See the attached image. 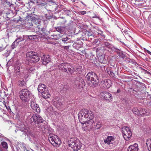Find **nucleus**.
I'll return each mask as SVG.
<instances>
[{"mask_svg": "<svg viewBox=\"0 0 151 151\" xmlns=\"http://www.w3.org/2000/svg\"><path fill=\"white\" fill-rule=\"evenodd\" d=\"M78 117L79 120L81 124H88L90 122L93 124L94 121L93 119L94 118V115L93 112L87 109H81L78 114Z\"/></svg>", "mask_w": 151, "mask_h": 151, "instance_id": "obj_1", "label": "nucleus"}, {"mask_svg": "<svg viewBox=\"0 0 151 151\" xmlns=\"http://www.w3.org/2000/svg\"><path fill=\"white\" fill-rule=\"evenodd\" d=\"M19 96L20 99L23 102H28L32 96V93L27 88H24L21 90L19 92Z\"/></svg>", "mask_w": 151, "mask_h": 151, "instance_id": "obj_2", "label": "nucleus"}, {"mask_svg": "<svg viewBox=\"0 0 151 151\" xmlns=\"http://www.w3.org/2000/svg\"><path fill=\"white\" fill-rule=\"evenodd\" d=\"M27 56L28 61L31 63H36L38 62L40 59L38 54L34 51L28 52Z\"/></svg>", "mask_w": 151, "mask_h": 151, "instance_id": "obj_3", "label": "nucleus"}, {"mask_svg": "<svg viewBox=\"0 0 151 151\" xmlns=\"http://www.w3.org/2000/svg\"><path fill=\"white\" fill-rule=\"evenodd\" d=\"M45 122L42 118V117L38 114H34L30 119V123L31 124H41L40 126L42 125V124L43 122Z\"/></svg>", "mask_w": 151, "mask_h": 151, "instance_id": "obj_4", "label": "nucleus"}, {"mask_svg": "<svg viewBox=\"0 0 151 151\" xmlns=\"http://www.w3.org/2000/svg\"><path fill=\"white\" fill-rule=\"evenodd\" d=\"M50 142L52 145H59L61 144V141L58 136L52 134H50L48 136Z\"/></svg>", "mask_w": 151, "mask_h": 151, "instance_id": "obj_5", "label": "nucleus"}, {"mask_svg": "<svg viewBox=\"0 0 151 151\" xmlns=\"http://www.w3.org/2000/svg\"><path fill=\"white\" fill-rule=\"evenodd\" d=\"M132 111L134 114L139 116H147L150 114L148 110L142 108L139 110L136 108H134L132 109Z\"/></svg>", "mask_w": 151, "mask_h": 151, "instance_id": "obj_6", "label": "nucleus"}, {"mask_svg": "<svg viewBox=\"0 0 151 151\" xmlns=\"http://www.w3.org/2000/svg\"><path fill=\"white\" fill-rule=\"evenodd\" d=\"M69 146L74 151H77L79 150L81 147V144L79 140H71L69 143Z\"/></svg>", "mask_w": 151, "mask_h": 151, "instance_id": "obj_7", "label": "nucleus"}, {"mask_svg": "<svg viewBox=\"0 0 151 151\" xmlns=\"http://www.w3.org/2000/svg\"><path fill=\"white\" fill-rule=\"evenodd\" d=\"M99 80L98 76L96 74L95 76L92 78L90 82L88 83V85L90 87H95L97 86L99 82Z\"/></svg>", "mask_w": 151, "mask_h": 151, "instance_id": "obj_8", "label": "nucleus"}, {"mask_svg": "<svg viewBox=\"0 0 151 151\" xmlns=\"http://www.w3.org/2000/svg\"><path fill=\"white\" fill-rule=\"evenodd\" d=\"M111 81L109 79L102 80L100 82V85L101 88H108L111 85Z\"/></svg>", "mask_w": 151, "mask_h": 151, "instance_id": "obj_9", "label": "nucleus"}, {"mask_svg": "<svg viewBox=\"0 0 151 151\" xmlns=\"http://www.w3.org/2000/svg\"><path fill=\"white\" fill-rule=\"evenodd\" d=\"M100 94L103 97L106 101L110 102L112 101L113 97L111 93L108 92H101Z\"/></svg>", "mask_w": 151, "mask_h": 151, "instance_id": "obj_10", "label": "nucleus"}, {"mask_svg": "<svg viewBox=\"0 0 151 151\" xmlns=\"http://www.w3.org/2000/svg\"><path fill=\"white\" fill-rule=\"evenodd\" d=\"M30 106L32 109L35 112L37 113H39L40 112V109L38 105L37 104L35 100L31 101Z\"/></svg>", "mask_w": 151, "mask_h": 151, "instance_id": "obj_11", "label": "nucleus"}, {"mask_svg": "<svg viewBox=\"0 0 151 151\" xmlns=\"http://www.w3.org/2000/svg\"><path fill=\"white\" fill-rule=\"evenodd\" d=\"M25 147V144L20 143L17 145H16L14 147H12V149L13 151H23V149H24Z\"/></svg>", "mask_w": 151, "mask_h": 151, "instance_id": "obj_12", "label": "nucleus"}, {"mask_svg": "<svg viewBox=\"0 0 151 151\" xmlns=\"http://www.w3.org/2000/svg\"><path fill=\"white\" fill-rule=\"evenodd\" d=\"M52 101L54 105L57 108H60L63 104L61 99L58 97L54 98Z\"/></svg>", "mask_w": 151, "mask_h": 151, "instance_id": "obj_13", "label": "nucleus"}, {"mask_svg": "<svg viewBox=\"0 0 151 151\" xmlns=\"http://www.w3.org/2000/svg\"><path fill=\"white\" fill-rule=\"evenodd\" d=\"M68 64L67 63H62L58 66L59 70L62 72H67L68 67Z\"/></svg>", "mask_w": 151, "mask_h": 151, "instance_id": "obj_14", "label": "nucleus"}, {"mask_svg": "<svg viewBox=\"0 0 151 151\" xmlns=\"http://www.w3.org/2000/svg\"><path fill=\"white\" fill-rule=\"evenodd\" d=\"M43 65H46L50 62V58L48 55H43L41 58Z\"/></svg>", "mask_w": 151, "mask_h": 151, "instance_id": "obj_15", "label": "nucleus"}, {"mask_svg": "<svg viewBox=\"0 0 151 151\" xmlns=\"http://www.w3.org/2000/svg\"><path fill=\"white\" fill-rule=\"evenodd\" d=\"M75 83L78 89L83 88L85 85V82L82 79H81L79 81L76 80L75 82Z\"/></svg>", "mask_w": 151, "mask_h": 151, "instance_id": "obj_16", "label": "nucleus"}, {"mask_svg": "<svg viewBox=\"0 0 151 151\" xmlns=\"http://www.w3.org/2000/svg\"><path fill=\"white\" fill-rule=\"evenodd\" d=\"M115 140L114 137L111 136H108L104 140V142L105 144L109 145L113 144Z\"/></svg>", "mask_w": 151, "mask_h": 151, "instance_id": "obj_17", "label": "nucleus"}, {"mask_svg": "<svg viewBox=\"0 0 151 151\" xmlns=\"http://www.w3.org/2000/svg\"><path fill=\"white\" fill-rule=\"evenodd\" d=\"M20 130L24 132V134L27 136L30 135L32 137H34L33 133L30 131L29 129L27 127L21 128L20 129Z\"/></svg>", "mask_w": 151, "mask_h": 151, "instance_id": "obj_18", "label": "nucleus"}, {"mask_svg": "<svg viewBox=\"0 0 151 151\" xmlns=\"http://www.w3.org/2000/svg\"><path fill=\"white\" fill-rule=\"evenodd\" d=\"M96 74L95 73L91 72L88 73L85 77L86 79L88 81V83L90 82L91 81L92 78L95 76Z\"/></svg>", "mask_w": 151, "mask_h": 151, "instance_id": "obj_19", "label": "nucleus"}, {"mask_svg": "<svg viewBox=\"0 0 151 151\" xmlns=\"http://www.w3.org/2000/svg\"><path fill=\"white\" fill-rule=\"evenodd\" d=\"M139 148L138 145L135 143L133 145L129 146L128 148L127 151H138Z\"/></svg>", "mask_w": 151, "mask_h": 151, "instance_id": "obj_20", "label": "nucleus"}, {"mask_svg": "<svg viewBox=\"0 0 151 151\" xmlns=\"http://www.w3.org/2000/svg\"><path fill=\"white\" fill-rule=\"evenodd\" d=\"M15 72L17 75H18L20 77H22L23 75H25L24 72H23L22 73L21 72V70L20 68L18 66H16L15 67Z\"/></svg>", "mask_w": 151, "mask_h": 151, "instance_id": "obj_21", "label": "nucleus"}, {"mask_svg": "<svg viewBox=\"0 0 151 151\" xmlns=\"http://www.w3.org/2000/svg\"><path fill=\"white\" fill-rule=\"evenodd\" d=\"M41 93L42 94V97L44 99H47L50 96V95L49 92L47 88Z\"/></svg>", "mask_w": 151, "mask_h": 151, "instance_id": "obj_22", "label": "nucleus"}, {"mask_svg": "<svg viewBox=\"0 0 151 151\" xmlns=\"http://www.w3.org/2000/svg\"><path fill=\"white\" fill-rule=\"evenodd\" d=\"M17 84L20 87L25 86L26 85V82L23 79L19 78L18 80Z\"/></svg>", "mask_w": 151, "mask_h": 151, "instance_id": "obj_23", "label": "nucleus"}, {"mask_svg": "<svg viewBox=\"0 0 151 151\" xmlns=\"http://www.w3.org/2000/svg\"><path fill=\"white\" fill-rule=\"evenodd\" d=\"M47 88L45 85L40 84L38 85L37 89L39 92L42 93V91H45Z\"/></svg>", "mask_w": 151, "mask_h": 151, "instance_id": "obj_24", "label": "nucleus"}, {"mask_svg": "<svg viewBox=\"0 0 151 151\" xmlns=\"http://www.w3.org/2000/svg\"><path fill=\"white\" fill-rule=\"evenodd\" d=\"M106 71L107 73L111 77H114L115 74L113 72L112 68L111 67L107 68L106 69Z\"/></svg>", "mask_w": 151, "mask_h": 151, "instance_id": "obj_25", "label": "nucleus"}, {"mask_svg": "<svg viewBox=\"0 0 151 151\" xmlns=\"http://www.w3.org/2000/svg\"><path fill=\"white\" fill-rule=\"evenodd\" d=\"M49 5L50 11H51L54 12L58 9V5L55 2Z\"/></svg>", "mask_w": 151, "mask_h": 151, "instance_id": "obj_26", "label": "nucleus"}, {"mask_svg": "<svg viewBox=\"0 0 151 151\" xmlns=\"http://www.w3.org/2000/svg\"><path fill=\"white\" fill-rule=\"evenodd\" d=\"M83 43L80 41H78L77 42L74 43L73 46L74 48L78 49L81 47V46L82 45Z\"/></svg>", "mask_w": 151, "mask_h": 151, "instance_id": "obj_27", "label": "nucleus"}, {"mask_svg": "<svg viewBox=\"0 0 151 151\" xmlns=\"http://www.w3.org/2000/svg\"><path fill=\"white\" fill-rule=\"evenodd\" d=\"M89 124H91V127H95L96 129H99L101 127H102V124L101 122H97L96 124V126L95 124V123H93V124H92V123L90 122Z\"/></svg>", "mask_w": 151, "mask_h": 151, "instance_id": "obj_28", "label": "nucleus"}, {"mask_svg": "<svg viewBox=\"0 0 151 151\" xmlns=\"http://www.w3.org/2000/svg\"><path fill=\"white\" fill-rule=\"evenodd\" d=\"M73 22L72 21H70L69 23L65 25V27H64L65 28H67L68 29H70L73 28Z\"/></svg>", "mask_w": 151, "mask_h": 151, "instance_id": "obj_29", "label": "nucleus"}, {"mask_svg": "<svg viewBox=\"0 0 151 151\" xmlns=\"http://www.w3.org/2000/svg\"><path fill=\"white\" fill-rule=\"evenodd\" d=\"M39 17L37 15H33L29 17L28 20H30L32 22H35L39 19Z\"/></svg>", "mask_w": 151, "mask_h": 151, "instance_id": "obj_30", "label": "nucleus"}, {"mask_svg": "<svg viewBox=\"0 0 151 151\" xmlns=\"http://www.w3.org/2000/svg\"><path fill=\"white\" fill-rule=\"evenodd\" d=\"M147 147L148 150L151 151V139H148L146 141Z\"/></svg>", "mask_w": 151, "mask_h": 151, "instance_id": "obj_31", "label": "nucleus"}, {"mask_svg": "<svg viewBox=\"0 0 151 151\" xmlns=\"http://www.w3.org/2000/svg\"><path fill=\"white\" fill-rule=\"evenodd\" d=\"M39 32L40 33L39 34V35H40L39 36L41 38L44 37L46 35V33L44 32V29L42 28H41L40 32Z\"/></svg>", "mask_w": 151, "mask_h": 151, "instance_id": "obj_32", "label": "nucleus"}, {"mask_svg": "<svg viewBox=\"0 0 151 151\" xmlns=\"http://www.w3.org/2000/svg\"><path fill=\"white\" fill-rule=\"evenodd\" d=\"M70 39L68 38L66 36V37H63L60 40H62V42H64V43H67L68 42L70 41Z\"/></svg>", "mask_w": 151, "mask_h": 151, "instance_id": "obj_33", "label": "nucleus"}, {"mask_svg": "<svg viewBox=\"0 0 151 151\" xmlns=\"http://www.w3.org/2000/svg\"><path fill=\"white\" fill-rule=\"evenodd\" d=\"M122 134L125 139L127 141L130 139V138L125 133L124 131H123L122 132Z\"/></svg>", "mask_w": 151, "mask_h": 151, "instance_id": "obj_34", "label": "nucleus"}, {"mask_svg": "<svg viewBox=\"0 0 151 151\" xmlns=\"http://www.w3.org/2000/svg\"><path fill=\"white\" fill-rule=\"evenodd\" d=\"M32 21L30 20H28L27 21H26V25L28 27H29L30 26H32L33 24L32 23Z\"/></svg>", "mask_w": 151, "mask_h": 151, "instance_id": "obj_35", "label": "nucleus"}, {"mask_svg": "<svg viewBox=\"0 0 151 151\" xmlns=\"http://www.w3.org/2000/svg\"><path fill=\"white\" fill-rule=\"evenodd\" d=\"M1 146L3 148L5 149H7L8 148V144L7 142H1Z\"/></svg>", "mask_w": 151, "mask_h": 151, "instance_id": "obj_36", "label": "nucleus"}, {"mask_svg": "<svg viewBox=\"0 0 151 151\" xmlns=\"http://www.w3.org/2000/svg\"><path fill=\"white\" fill-rule=\"evenodd\" d=\"M103 45L105 47H106L109 49H110L111 45L108 42H106L104 43Z\"/></svg>", "mask_w": 151, "mask_h": 151, "instance_id": "obj_37", "label": "nucleus"}, {"mask_svg": "<svg viewBox=\"0 0 151 151\" xmlns=\"http://www.w3.org/2000/svg\"><path fill=\"white\" fill-rule=\"evenodd\" d=\"M85 35L88 37L90 36H93V33L91 31H89L86 32Z\"/></svg>", "mask_w": 151, "mask_h": 151, "instance_id": "obj_38", "label": "nucleus"}, {"mask_svg": "<svg viewBox=\"0 0 151 151\" xmlns=\"http://www.w3.org/2000/svg\"><path fill=\"white\" fill-rule=\"evenodd\" d=\"M62 20L60 21V24L61 25H63L65 27L66 25L65 23L67 22V21L63 17H62Z\"/></svg>", "mask_w": 151, "mask_h": 151, "instance_id": "obj_39", "label": "nucleus"}, {"mask_svg": "<svg viewBox=\"0 0 151 151\" xmlns=\"http://www.w3.org/2000/svg\"><path fill=\"white\" fill-rule=\"evenodd\" d=\"M110 49H111L112 51L117 52V53H118L119 52V49L116 48L112 45H111V46L110 47Z\"/></svg>", "mask_w": 151, "mask_h": 151, "instance_id": "obj_40", "label": "nucleus"}, {"mask_svg": "<svg viewBox=\"0 0 151 151\" xmlns=\"http://www.w3.org/2000/svg\"><path fill=\"white\" fill-rule=\"evenodd\" d=\"M139 68L142 71V72L144 73L145 74H147L150 76H151V73L150 72L147 71V70H145V69L143 68L142 67H139Z\"/></svg>", "mask_w": 151, "mask_h": 151, "instance_id": "obj_41", "label": "nucleus"}, {"mask_svg": "<svg viewBox=\"0 0 151 151\" xmlns=\"http://www.w3.org/2000/svg\"><path fill=\"white\" fill-rule=\"evenodd\" d=\"M63 10L64 11L65 13L67 16H69L71 15V13L72 12V11L71 10H67V9H63Z\"/></svg>", "mask_w": 151, "mask_h": 151, "instance_id": "obj_42", "label": "nucleus"}, {"mask_svg": "<svg viewBox=\"0 0 151 151\" xmlns=\"http://www.w3.org/2000/svg\"><path fill=\"white\" fill-rule=\"evenodd\" d=\"M18 43L17 42H16V40H15L11 46L12 48V49H14L18 45Z\"/></svg>", "mask_w": 151, "mask_h": 151, "instance_id": "obj_43", "label": "nucleus"}, {"mask_svg": "<svg viewBox=\"0 0 151 151\" xmlns=\"http://www.w3.org/2000/svg\"><path fill=\"white\" fill-rule=\"evenodd\" d=\"M55 29L57 31L60 33L62 32L63 31V29L61 27H56V28Z\"/></svg>", "mask_w": 151, "mask_h": 151, "instance_id": "obj_44", "label": "nucleus"}, {"mask_svg": "<svg viewBox=\"0 0 151 151\" xmlns=\"http://www.w3.org/2000/svg\"><path fill=\"white\" fill-rule=\"evenodd\" d=\"M119 54V56L120 57H121L122 58L124 59L125 57V55L124 54L122 51H120L119 50V51L118 53Z\"/></svg>", "mask_w": 151, "mask_h": 151, "instance_id": "obj_45", "label": "nucleus"}, {"mask_svg": "<svg viewBox=\"0 0 151 151\" xmlns=\"http://www.w3.org/2000/svg\"><path fill=\"white\" fill-rule=\"evenodd\" d=\"M16 42H17L18 43H19V42L24 41V39L23 37H19L18 38H17V39L15 40Z\"/></svg>", "mask_w": 151, "mask_h": 151, "instance_id": "obj_46", "label": "nucleus"}, {"mask_svg": "<svg viewBox=\"0 0 151 151\" xmlns=\"http://www.w3.org/2000/svg\"><path fill=\"white\" fill-rule=\"evenodd\" d=\"M36 37V36L35 35H28V39L29 40H32L35 39Z\"/></svg>", "mask_w": 151, "mask_h": 151, "instance_id": "obj_47", "label": "nucleus"}, {"mask_svg": "<svg viewBox=\"0 0 151 151\" xmlns=\"http://www.w3.org/2000/svg\"><path fill=\"white\" fill-rule=\"evenodd\" d=\"M76 71H78L79 74H81L82 72V69L81 66H78L76 67Z\"/></svg>", "mask_w": 151, "mask_h": 151, "instance_id": "obj_48", "label": "nucleus"}, {"mask_svg": "<svg viewBox=\"0 0 151 151\" xmlns=\"http://www.w3.org/2000/svg\"><path fill=\"white\" fill-rule=\"evenodd\" d=\"M10 52L9 51H7L6 52L3 54V55L5 57H7L10 54Z\"/></svg>", "mask_w": 151, "mask_h": 151, "instance_id": "obj_49", "label": "nucleus"}, {"mask_svg": "<svg viewBox=\"0 0 151 151\" xmlns=\"http://www.w3.org/2000/svg\"><path fill=\"white\" fill-rule=\"evenodd\" d=\"M28 71L29 72H32L34 71L35 70V69L33 67H31L29 69H28Z\"/></svg>", "mask_w": 151, "mask_h": 151, "instance_id": "obj_50", "label": "nucleus"}, {"mask_svg": "<svg viewBox=\"0 0 151 151\" xmlns=\"http://www.w3.org/2000/svg\"><path fill=\"white\" fill-rule=\"evenodd\" d=\"M47 127V124L44 123V124L41 126V129H42V131H43V129H44V130H45L46 129Z\"/></svg>", "mask_w": 151, "mask_h": 151, "instance_id": "obj_51", "label": "nucleus"}, {"mask_svg": "<svg viewBox=\"0 0 151 151\" xmlns=\"http://www.w3.org/2000/svg\"><path fill=\"white\" fill-rule=\"evenodd\" d=\"M45 15L46 18L47 19H50L53 17L51 15H48L47 14H46Z\"/></svg>", "mask_w": 151, "mask_h": 151, "instance_id": "obj_52", "label": "nucleus"}, {"mask_svg": "<svg viewBox=\"0 0 151 151\" xmlns=\"http://www.w3.org/2000/svg\"><path fill=\"white\" fill-rule=\"evenodd\" d=\"M47 1L48 3V4L49 5H51L55 2V1H54L52 0H47Z\"/></svg>", "mask_w": 151, "mask_h": 151, "instance_id": "obj_53", "label": "nucleus"}, {"mask_svg": "<svg viewBox=\"0 0 151 151\" xmlns=\"http://www.w3.org/2000/svg\"><path fill=\"white\" fill-rule=\"evenodd\" d=\"M123 128L124 129V130H125L126 131V132H130L131 131L130 130L129 128V127H123Z\"/></svg>", "mask_w": 151, "mask_h": 151, "instance_id": "obj_54", "label": "nucleus"}, {"mask_svg": "<svg viewBox=\"0 0 151 151\" xmlns=\"http://www.w3.org/2000/svg\"><path fill=\"white\" fill-rule=\"evenodd\" d=\"M67 70H68L69 73L71 74H72L73 73V72L72 70V68H70L68 67Z\"/></svg>", "mask_w": 151, "mask_h": 151, "instance_id": "obj_55", "label": "nucleus"}, {"mask_svg": "<svg viewBox=\"0 0 151 151\" xmlns=\"http://www.w3.org/2000/svg\"><path fill=\"white\" fill-rule=\"evenodd\" d=\"M13 63V60L11 59L7 63V65H12Z\"/></svg>", "mask_w": 151, "mask_h": 151, "instance_id": "obj_56", "label": "nucleus"}, {"mask_svg": "<svg viewBox=\"0 0 151 151\" xmlns=\"http://www.w3.org/2000/svg\"><path fill=\"white\" fill-rule=\"evenodd\" d=\"M36 3L37 5H40L41 4V2L42 1L41 0H36Z\"/></svg>", "mask_w": 151, "mask_h": 151, "instance_id": "obj_57", "label": "nucleus"}, {"mask_svg": "<svg viewBox=\"0 0 151 151\" xmlns=\"http://www.w3.org/2000/svg\"><path fill=\"white\" fill-rule=\"evenodd\" d=\"M125 133L130 138H131L132 135V133L131 131L130 132H125Z\"/></svg>", "mask_w": 151, "mask_h": 151, "instance_id": "obj_58", "label": "nucleus"}, {"mask_svg": "<svg viewBox=\"0 0 151 151\" xmlns=\"http://www.w3.org/2000/svg\"><path fill=\"white\" fill-rule=\"evenodd\" d=\"M24 40H28V35H24L23 36Z\"/></svg>", "mask_w": 151, "mask_h": 151, "instance_id": "obj_59", "label": "nucleus"}, {"mask_svg": "<svg viewBox=\"0 0 151 151\" xmlns=\"http://www.w3.org/2000/svg\"><path fill=\"white\" fill-rule=\"evenodd\" d=\"M79 13L80 14L83 15L86 13V12L85 11H79Z\"/></svg>", "mask_w": 151, "mask_h": 151, "instance_id": "obj_60", "label": "nucleus"}, {"mask_svg": "<svg viewBox=\"0 0 151 151\" xmlns=\"http://www.w3.org/2000/svg\"><path fill=\"white\" fill-rule=\"evenodd\" d=\"M93 18H96L99 19H100V17L99 16L97 15L96 14H95V16H93L92 17Z\"/></svg>", "mask_w": 151, "mask_h": 151, "instance_id": "obj_61", "label": "nucleus"}, {"mask_svg": "<svg viewBox=\"0 0 151 151\" xmlns=\"http://www.w3.org/2000/svg\"><path fill=\"white\" fill-rule=\"evenodd\" d=\"M60 8H61L62 10H63V9L65 10L66 9L64 8V6L62 5H60Z\"/></svg>", "mask_w": 151, "mask_h": 151, "instance_id": "obj_62", "label": "nucleus"}, {"mask_svg": "<svg viewBox=\"0 0 151 151\" xmlns=\"http://www.w3.org/2000/svg\"><path fill=\"white\" fill-rule=\"evenodd\" d=\"M123 32L124 34L127 35H129V33L128 32H130L129 31H127L124 30L123 31Z\"/></svg>", "mask_w": 151, "mask_h": 151, "instance_id": "obj_63", "label": "nucleus"}, {"mask_svg": "<svg viewBox=\"0 0 151 151\" xmlns=\"http://www.w3.org/2000/svg\"><path fill=\"white\" fill-rule=\"evenodd\" d=\"M23 151H30L29 150H28L26 147V145L25 144V147L24 149H23Z\"/></svg>", "mask_w": 151, "mask_h": 151, "instance_id": "obj_64", "label": "nucleus"}]
</instances>
